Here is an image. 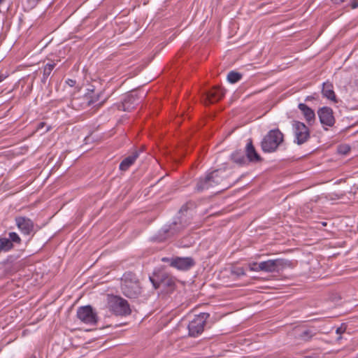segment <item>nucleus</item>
<instances>
[{"instance_id":"23","label":"nucleus","mask_w":358,"mask_h":358,"mask_svg":"<svg viewBox=\"0 0 358 358\" xmlns=\"http://www.w3.org/2000/svg\"><path fill=\"white\" fill-rule=\"evenodd\" d=\"M242 77L243 75L241 73L235 71H231L228 73L227 78L230 83H236L239 81Z\"/></svg>"},{"instance_id":"26","label":"nucleus","mask_w":358,"mask_h":358,"mask_svg":"<svg viewBox=\"0 0 358 358\" xmlns=\"http://www.w3.org/2000/svg\"><path fill=\"white\" fill-rule=\"evenodd\" d=\"M315 333L310 329H306L303 331L300 334V338L303 341H309L313 336H315Z\"/></svg>"},{"instance_id":"21","label":"nucleus","mask_w":358,"mask_h":358,"mask_svg":"<svg viewBox=\"0 0 358 358\" xmlns=\"http://www.w3.org/2000/svg\"><path fill=\"white\" fill-rule=\"evenodd\" d=\"M90 96L87 95L86 93L82 96L76 98L73 100V105L74 106L80 107L83 109L92 106L90 102L92 101V99H90Z\"/></svg>"},{"instance_id":"16","label":"nucleus","mask_w":358,"mask_h":358,"mask_svg":"<svg viewBox=\"0 0 358 358\" xmlns=\"http://www.w3.org/2000/svg\"><path fill=\"white\" fill-rule=\"evenodd\" d=\"M195 265L192 257H176L171 259L170 266L176 268H189Z\"/></svg>"},{"instance_id":"14","label":"nucleus","mask_w":358,"mask_h":358,"mask_svg":"<svg viewBox=\"0 0 358 358\" xmlns=\"http://www.w3.org/2000/svg\"><path fill=\"white\" fill-rule=\"evenodd\" d=\"M245 152L248 162L257 163L262 161V158L257 153L251 138L248 140Z\"/></svg>"},{"instance_id":"25","label":"nucleus","mask_w":358,"mask_h":358,"mask_svg":"<svg viewBox=\"0 0 358 358\" xmlns=\"http://www.w3.org/2000/svg\"><path fill=\"white\" fill-rule=\"evenodd\" d=\"M55 66V63H52V64L48 63L44 66L43 72L42 82L45 83L47 78L50 75V73L52 71Z\"/></svg>"},{"instance_id":"40","label":"nucleus","mask_w":358,"mask_h":358,"mask_svg":"<svg viewBox=\"0 0 358 358\" xmlns=\"http://www.w3.org/2000/svg\"><path fill=\"white\" fill-rule=\"evenodd\" d=\"M250 269H252V268H253V267H252V266H251V265H250Z\"/></svg>"},{"instance_id":"36","label":"nucleus","mask_w":358,"mask_h":358,"mask_svg":"<svg viewBox=\"0 0 358 358\" xmlns=\"http://www.w3.org/2000/svg\"><path fill=\"white\" fill-rule=\"evenodd\" d=\"M313 99H314V97H313V96H308L306 98L305 101H311V100H313Z\"/></svg>"},{"instance_id":"2","label":"nucleus","mask_w":358,"mask_h":358,"mask_svg":"<svg viewBox=\"0 0 358 358\" xmlns=\"http://www.w3.org/2000/svg\"><path fill=\"white\" fill-rule=\"evenodd\" d=\"M121 289L128 298H137L141 293V287L138 278L131 271L124 273L121 278Z\"/></svg>"},{"instance_id":"28","label":"nucleus","mask_w":358,"mask_h":358,"mask_svg":"<svg viewBox=\"0 0 358 358\" xmlns=\"http://www.w3.org/2000/svg\"><path fill=\"white\" fill-rule=\"evenodd\" d=\"M350 150V148L348 145H340L338 148V152L343 155H346Z\"/></svg>"},{"instance_id":"1","label":"nucleus","mask_w":358,"mask_h":358,"mask_svg":"<svg viewBox=\"0 0 358 358\" xmlns=\"http://www.w3.org/2000/svg\"><path fill=\"white\" fill-rule=\"evenodd\" d=\"M228 172L224 169H216L203 177H200L196 180L195 185V191L202 192L206 190L215 189L217 186L222 185L221 190L228 188L231 186L229 182L224 183L225 179L228 177Z\"/></svg>"},{"instance_id":"41","label":"nucleus","mask_w":358,"mask_h":358,"mask_svg":"<svg viewBox=\"0 0 358 358\" xmlns=\"http://www.w3.org/2000/svg\"><path fill=\"white\" fill-rule=\"evenodd\" d=\"M3 0H0V3L3 1Z\"/></svg>"},{"instance_id":"5","label":"nucleus","mask_w":358,"mask_h":358,"mask_svg":"<svg viewBox=\"0 0 358 358\" xmlns=\"http://www.w3.org/2000/svg\"><path fill=\"white\" fill-rule=\"evenodd\" d=\"M107 307L112 313L118 316H127L131 313L127 301L116 295H108Z\"/></svg>"},{"instance_id":"34","label":"nucleus","mask_w":358,"mask_h":358,"mask_svg":"<svg viewBox=\"0 0 358 358\" xmlns=\"http://www.w3.org/2000/svg\"><path fill=\"white\" fill-rule=\"evenodd\" d=\"M162 261L164 262H170L171 263V259H170L168 257H163L162 259Z\"/></svg>"},{"instance_id":"30","label":"nucleus","mask_w":358,"mask_h":358,"mask_svg":"<svg viewBox=\"0 0 358 358\" xmlns=\"http://www.w3.org/2000/svg\"><path fill=\"white\" fill-rule=\"evenodd\" d=\"M345 330H346V328H345V327H343V326H341V327H338V328L336 329V333L337 334L341 335V334H342L343 333H344V332L345 331Z\"/></svg>"},{"instance_id":"15","label":"nucleus","mask_w":358,"mask_h":358,"mask_svg":"<svg viewBox=\"0 0 358 358\" xmlns=\"http://www.w3.org/2000/svg\"><path fill=\"white\" fill-rule=\"evenodd\" d=\"M225 91L220 87H214L206 94L205 103H213L220 100L224 95Z\"/></svg>"},{"instance_id":"20","label":"nucleus","mask_w":358,"mask_h":358,"mask_svg":"<svg viewBox=\"0 0 358 358\" xmlns=\"http://www.w3.org/2000/svg\"><path fill=\"white\" fill-rule=\"evenodd\" d=\"M87 94L90 96V99H92L90 102L92 106L94 105V106L100 107L106 101V99L101 100V97L103 94L102 92H96L94 90H89Z\"/></svg>"},{"instance_id":"29","label":"nucleus","mask_w":358,"mask_h":358,"mask_svg":"<svg viewBox=\"0 0 358 358\" xmlns=\"http://www.w3.org/2000/svg\"><path fill=\"white\" fill-rule=\"evenodd\" d=\"M230 273L233 276L239 277L241 275H245L244 270H229Z\"/></svg>"},{"instance_id":"37","label":"nucleus","mask_w":358,"mask_h":358,"mask_svg":"<svg viewBox=\"0 0 358 358\" xmlns=\"http://www.w3.org/2000/svg\"><path fill=\"white\" fill-rule=\"evenodd\" d=\"M45 124V122H40V124L38 125V128H43Z\"/></svg>"},{"instance_id":"27","label":"nucleus","mask_w":358,"mask_h":358,"mask_svg":"<svg viewBox=\"0 0 358 358\" xmlns=\"http://www.w3.org/2000/svg\"><path fill=\"white\" fill-rule=\"evenodd\" d=\"M8 238L11 241V243L13 244V243L20 244L21 242V238L18 236V234L15 232H10L8 234Z\"/></svg>"},{"instance_id":"32","label":"nucleus","mask_w":358,"mask_h":358,"mask_svg":"<svg viewBox=\"0 0 358 358\" xmlns=\"http://www.w3.org/2000/svg\"><path fill=\"white\" fill-rule=\"evenodd\" d=\"M66 83L71 87L74 86L75 84H76V80H71V79H69Z\"/></svg>"},{"instance_id":"24","label":"nucleus","mask_w":358,"mask_h":358,"mask_svg":"<svg viewBox=\"0 0 358 358\" xmlns=\"http://www.w3.org/2000/svg\"><path fill=\"white\" fill-rule=\"evenodd\" d=\"M13 247L11 241L8 238H0V250L8 251Z\"/></svg>"},{"instance_id":"3","label":"nucleus","mask_w":358,"mask_h":358,"mask_svg":"<svg viewBox=\"0 0 358 358\" xmlns=\"http://www.w3.org/2000/svg\"><path fill=\"white\" fill-rule=\"evenodd\" d=\"M149 278L155 289L162 288L166 293L172 292L175 289V280L164 270L155 271Z\"/></svg>"},{"instance_id":"9","label":"nucleus","mask_w":358,"mask_h":358,"mask_svg":"<svg viewBox=\"0 0 358 358\" xmlns=\"http://www.w3.org/2000/svg\"><path fill=\"white\" fill-rule=\"evenodd\" d=\"M143 94L141 96H138L136 92H131V93L127 94L122 103L118 106L119 110L131 111L140 103V99L145 96V93Z\"/></svg>"},{"instance_id":"39","label":"nucleus","mask_w":358,"mask_h":358,"mask_svg":"<svg viewBox=\"0 0 358 358\" xmlns=\"http://www.w3.org/2000/svg\"><path fill=\"white\" fill-rule=\"evenodd\" d=\"M266 271H273V270L269 269V270H265Z\"/></svg>"},{"instance_id":"17","label":"nucleus","mask_w":358,"mask_h":358,"mask_svg":"<svg viewBox=\"0 0 358 358\" xmlns=\"http://www.w3.org/2000/svg\"><path fill=\"white\" fill-rule=\"evenodd\" d=\"M141 152V149L135 150L131 155L125 157L120 164V169L123 171L128 170L134 164Z\"/></svg>"},{"instance_id":"22","label":"nucleus","mask_w":358,"mask_h":358,"mask_svg":"<svg viewBox=\"0 0 358 358\" xmlns=\"http://www.w3.org/2000/svg\"><path fill=\"white\" fill-rule=\"evenodd\" d=\"M231 159L234 163L240 166H243L248 164L246 156L241 150H236L233 152L231 155Z\"/></svg>"},{"instance_id":"12","label":"nucleus","mask_w":358,"mask_h":358,"mask_svg":"<svg viewBox=\"0 0 358 358\" xmlns=\"http://www.w3.org/2000/svg\"><path fill=\"white\" fill-rule=\"evenodd\" d=\"M293 266L292 262L285 259H270L259 264L258 268H287Z\"/></svg>"},{"instance_id":"8","label":"nucleus","mask_w":358,"mask_h":358,"mask_svg":"<svg viewBox=\"0 0 358 358\" xmlns=\"http://www.w3.org/2000/svg\"><path fill=\"white\" fill-rule=\"evenodd\" d=\"M77 317L83 322L88 324H96L98 321L96 313L90 305L78 308Z\"/></svg>"},{"instance_id":"19","label":"nucleus","mask_w":358,"mask_h":358,"mask_svg":"<svg viewBox=\"0 0 358 358\" xmlns=\"http://www.w3.org/2000/svg\"><path fill=\"white\" fill-rule=\"evenodd\" d=\"M322 94L324 97L334 102H337L336 96L334 91V85L331 82L327 81L323 83Z\"/></svg>"},{"instance_id":"4","label":"nucleus","mask_w":358,"mask_h":358,"mask_svg":"<svg viewBox=\"0 0 358 358\" xmlns=\"http://www.w3.org/2000/svg\"><path fill=\"white\" fill-rule=\"evenodd\" d=\"M284 141V134L278 129L270 130L261 141V148L264 152H275Z\"/></svg>"},{"instance_id":"7","label":"nucleus","mask_w":358,"mask_h":358,"mask_svg":"<svg viewBox=\"0 0 358 358\" xmlns=\"http://www.w3.org/2000/svg\"><path fill=\"white\" fill-rule=\"evenodd\" d=\"M209 317L210 315L207 313H201L196 315L188 324L189 336L196 337L201 334L204 330V326Z\"/></svg>"},{"instance_id":"11","label":"nucleus","mask_w":358,"mask_h":358,"mask_svg":"<svg viewBox=\"0 0 358 358\" xmlns=\"http://www.w3.org/2000/svg\"><path fill=\"white\" fill-rule=\"evenodd\" d=\"M317 115L322 124L332 127L335 123L333 110L327 106L320 108Z\"/></svg>"},{"instance_id":"10","label":"nucleus","mask_w":358,"mask_h":358,"mask_svg":"<svg viewBox=\"0 0 358 358\" xmlns=\"http://www.w3.org/2000/svg\"><path fill=\"white\" fill-rule=\"evenodd\" d=\"M178 223L173 222L169 227H164L159 231V234L152 237V240L157 242H163L169 237V234L173 235L179 232L181 229H184L186 225H182L180 223V226L178 227Z\"/></svg>"},{"instance_id":"6","label":"nucleus","mask_w":358,"mask_h":358,"mask_svg":"<svg viewBox=\"0 0 358 358\" xmlns=\"http://www.w3.org/2000/svg\"><path fill=\"white\" fill-rule=\"evenodd\" d=\"M292 130L294 136V143L299 145L306 143L310 137V129L303 122L293 121Z\"/></svg>"},{"instance_id":"38","label":"nucleus","mask_w":358,"mask_h":358,"mask_svg":"<svg viewBox=\"0 0 358 358\" xmlns=\"http://www.w3.org/2000/svg\"><path fill=\"white\" fill-rule=\"evenodd\" d=\"M341 338H342V337H341V336H340L337 338V340H338V341H339V340H341Z\"/></svg>"},{"instance_id":"33","label":"nucleus","mask_w":358,"mask_h":358,"mask_svg":"<svg viewBox=\"0 0 358 358\" xmlns=\"http://www.w3.org/2000/svg\"><path fill=\"white\" fill-rule=\"evenodd\" d=\"M335 3L339 4L345 1V0H331Z\"/></svg>"},{"instance_id":"42","label":"nucleus","mask_w":358,"mask_h":358,"mask_svg":"<svg viewBox=\"0 0 358 358\" xmlns=\"http://www.w3.org/2000/svg\"><path fill=\"white\" fill-rule=\"evenodd\" d=\"M306 358H310V357H306Z\"/></svg>"},{"instance_id":"18","label":"nucleus","mask_w":358,"mask_h":358,"mask_svg":"<svg viewBox=\"0 0 358 358\" xmlns=\"http://www.w3.org/2000/svg\"><path fill=\"white\" fill-rule=\"evenodd\" d=\"M298 108L302 112L308 124L310 126L313 125L315 122V114L314 110L305 103H302L298 105Z\"/></svg>"},{"instance_id":"31","label":"nucleus","mask_w":358,"mask_h":358,"mask_svg":"<svg viewBox=\"0 0 358 358\" xmlns=\"http://www.w3.org/2000/svg\"><path fill=\"white\" fill-rule=\"evenodd\" d=\"M350 6L353 9L357 8L358 7V0H351Z\"/></svg>"},{"instance_id":"35","label":"nucleus","mask_w":358,"mask_h":358,"mask_svg":"<svg viewBox=\"0 0 358 358\" xmlns=\"http://www.w3.org/2000/svg\"><path fill=\"white\" fill-rule=\"evenodd\" d=\"M6 77L7 76L6 75L0 74V83L2 82Z\"/></svg>"},{"instance_id":"13","label":"nucleus","mask_w":358,"mask_h":358,"mask_svg":"<svg viewBox=\"0 0 358 358\" xmlns=\"http://www.w3.org/2000/svg\"><path fill=\"white\" fill-rule=\"evenodd\" d=\"M17 228L24 235H30L34 232V224L29 218L19 216L15 217Z\"/></svg>"}]
</instances>
